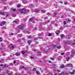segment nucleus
<instances>
[{"instance_id": "nucleus-1", "label": "nucleus", "mask_w": 75, "mask_h": 75, "mask_svg": "<svg viewBox=\"0 0 75 75\" xmlns=\"http://www.w3.org/2000/svg\"><path fill=\"white\" fill-rule=\"evenodd\" d=\"M18 11H20V13H28V12H27V10L25 8H23L22 9H17Z\"/></svg>"}, {"instance_id": "nucleus-2", "label": "nucleus", "mask_w": 75, "mask_h": 75, "mask_svg": "<svg viewBox=\"0 0 75 75\" xmlns=\"http://www.w3.org/2000/svg\"><path fill=\"white\" fill-rule=\"evenodd\" d=\"M72 41L71 40L69 41L67 40V44H69L70 43H72Z\"/></svg>"}, {"instance_id": "nucleus-3", "label": "nucleus", "mask_w": 75, "mask_h": 75, "mask_svg": "<svg viewBox=\"0 0 75 75\" xmlns=\"http://www.w3.org/2000/svg\"><path fill=\"white\" fill-rule=\"evenodd\" d=\"M75 70H73L72 72H70V74H72V75H74V73H75Z\"/></svg>"}, {"instance_id": "nucleus-4", "label": "nucleus", "mask_w": 75, "mask_h": 75, "mask_svg": "<svg viewBox=\"0 0 75 75\" xmlns=\"http://www.w3.org/2000/svg\"><path fill=\"white\" fill-rule=\"evenodd\" d=\"M28 52V51H24L23 50L22 51V53L23 55H24V53H27Z\"/></svg>"}, {"instance_id": "nucleus-5", "label": "nucleus", "mask_w": 75, "mask_h": 75, "mask_svg": "<svg viewBox=\"0 0 75 75\" xmlns=\"http://www.w3.org/2000/svg\"><path fill=\"white\" fill-rule=\"evenodd\" d=\"M15 55L16 56H18L20 55V54L19 53L17 52L16 53Z\"/></svg>"}, {"instance_id": "nucleus-6", "label": "nucleus", "mask_w": 75, "mask_h": 75, "mask_svg": "<svg viewBox=\"0 0 75 75\" xmlns=\"http://www.w3.org/2000/svg\"><path fill=\"white\" fill-rule=\"evenodd\" d=\"M28 43L29 45H30V43H31V40H28Z\"/></svg>"}, {"instance_id": "nucleus-7", "label": "nucleus", "mask_w": 75, "mask_h": 75, "mask_svg": "<svg viewBox=\"0 0 75 75\" xmlns=\"http://www.w3.org/2000/svg\"><path fill=\"white\" fill-rule=\"evenodd\" d=\"M24 27L23 26H22L19 29H20V30H23Z\"/></svg>"}, {"instance_id": "nucleus-8", "label": "nucleus", "mask_w": 75, "mask_h": 75, "mask_svg": "<svg viewBox=\"0 0 75 75\" xmlns=\"http://www.w3.org/2000/svg\"><path fill=\"white\" fill-rule=\"evenodd\" d=\"M39 11H40V10H39L36 9L35 10V13H38Z\"/></svg>"}, {"instance_id": "nucleus-9", "label": "nucleus", "mask_w": 75, "mask_h": 75, "mask_svg": "<svg viewBox=\"0 0 75 75\" xmlns=\"http://www.w3.org/2000/svg\"><path fill=\"white\" fill-rule=\"evenodd\" d=\"M65 66L63 64L61 65V66L60 67V68H64Z\"/></svg>"}, {"instance_id": "nucleus-10", "label": "nucleus", "mask_w": 75, "mask_h": 75, "mask_svg": "<svg viewBox=\"0 0 75 75\" xmlns=\"http://www.w3.org/2000/svg\"><path fill=\"white\" fill-rule=\"evenodd\" d=\"M58 32L59 33H60V31H59V30H58V31H57L56 32V33L57 35H58V34H59L58 33Z\"/></svg>"}, {"instance_id": "nucleus-11", "label": "nucleus", "mask_w": 75, "mask_h": 75, "mask_svg": "<svg viewBox=\"0 0 75 75\" xmlns=\"http://www.w3.org/2000/svg\"><path fill=\"white\" fill-rule=\"evenodd\" d=\"M4 12H1V15H3V16H4Z\"/></svg>"}, {"instance_id": "nucleus-12", "label": "nucleus", "mask_w": 75, "mask_h": 75, "mask_svg": "<svg viewBox=\"0 0 75 75\" xmlns=\"http://www.w3.org/2000/svg\"><path fill=\"white\" fill-rule=\"evenodd\" d=\"M36 74L37 75H39V74H40V72L38 71H37L36 72Z\"/></svg>"}, {"instance_id": "nucleus-13", "label": "nucleus", "mask_w": 75, "mask_h": 75, "mask_svg": "<svg viewBox=\"0 0 75 75\" xmlns=\"http://www.w3.org/2000/svg\"><path fill=\"white\" fill-rule=\"evenodd\" d=\"M23 68H24V66L20 67L19 68V69H23Z\"/></svg>"}, {"instance_id": "nucleus-14", "label": "nucleus", "mask_w": 75, "mask_h": 75, "mask_svg": "<svg viewBox=\"0 0 75 75\" xmlns=\"http://www.w3.org/2000/svg\"><path fill=\"white\" fill-rule=\"evenodd\" d=\"M11 9V10L12 11H16V9H13V8H12Z\"/></svg>"}, {"instance_id": "nucleus-15", "label": "nucleus", "mask_w": 75, "mask_h": 75, "mask_svg": "<svg viewBox=\"0 0 75 75\" xmlns=\"http://www.w3.org/2000/svg\"><path fill=\"white\" fill-rule=\"evenodd\" d=\"M64 75V73L63 72H62L60 74H59L58 75Z\"/></svg>"}, {"instance_id": "nucleus-16", "label": "nucleus", "mask_w": 75, "mask_h": 75, "mask_svg": "<svg viewBox=\"0 0 75 75\" xmlns=\"http://www.w3.org/2000/svg\"><path fill=\"white\" fill-rule=\"evenodd\" d=\"M71 65V67H73V66H72V64H68L67 65V66H69V65Z\"/></svg>"}, {"instance_id": "nucleus-17", "label": "nucleus", "mask_w": 75, "mask_h": 75, "mask_svg": "<svg viewBox=\"0 0 75 75\" xmlns=\"http://www.w3.org/2000/svg\"><path fill=\"white\" fill-rule=\"evenodd\" d=\"M40 38L39 37H38L37 38H35L34 39V40L35 41H36V40H38V38Z\"/></svg>"}, {"instance_id": "nucleus-18", "label": "nucleus", "mask_w": 75, "mask_h": 75, "mask_svg": "<svg viewBox=\"0 0 75 75\" xmlns=\"http://www.w3.org/2000/svg\"><path fill=\"white\" fill-rule=\"evenodd\" d=\"M17 7H20L21 5L20 4H18L17 6Z\"/></svg>"}, {"instance_id": "nucleus-19", "label": "nucleus", "mask_w": 75, "mask_h": 75, "mask_svg": "<svg viewBox=\"0 0 75 75\" xmlns=\"http://www.w3.org/2000/svg\"><path fill=\"white\" fill-rule=\"evenodd\" d=\"M1 23L3 24H6L5 21H2L1 22Z\"/></svg>"}, {"instance_id": "nucleus-20", "label": "nucleus", "mask_w": 75, "mask_h": 75, "mask_svg": "<svg viewBox=\"0 0 75 75\" xmlns=\"http://www.w3.org/2000/svg\"><path fill=\"white\" fill-rule=\"evenodd\" d=\"M33 18H30L29 19L30 21H33Z\"/></svg>"}, {"instance_id": "nucleus-21", "label": "nucleus", "mask_w": 75, "mask_h": 75, "mask_svg": "<svg viewBox=\"0 0 75 75\" xmlns=\"http://www.w3.org/2000/svg\"><path fill=\"white\" fill-rule=\"evenodd\" d=\"M49 22H50V20H49V21H46L45 22V24H47V23H49Z\"/></svg>"}, {"instance_id": "nucleus-22", "label": "nucleus", "mask_w": 75, "mask_h": 75, "mask_svg": "<svg viewBox=\"0 0 75 75\" xmlns=\"http://www.w3.org/2000/svg\"><path fill=\"white\" fill-rule=\"evenodd\" d=\"M64 34H62L61 35V38H63V37H64Z\"/></svg>"}, {"instance_id": "nucleus-23", "label": "nucleus", "mask_w": 75, "mask_h": 75, "mask_svg": "<svg viewBox=\"0 0 75 75\" xmlns=\"http://www.w3.org/2000/svg\"><path fill=\"white\" fill-rule=\"evenodd\" d=\"M29 38H33V37H31V36H30L28 37Z\"/></svg>"}, {"instance_id": "nucleus-24", "label": "nucleus", "mask_w": 75, "mask_h": 75, "mask_svg": "<svg viewBox=\"0 0 75 75\" xmlns=\"http://www.w3.org/2000/svg\"><path fill=\"white\" fill-rule=\"evenodd\" d=\"M58 13H54V16H56V15Z\"/></svg>"}, {"instance_id": "nucleus-25", "label": "nucleus", "mask_w": 75, "mask_h": 75, "mask_svg": "<svg viewBox=\"0 0 75 75\" xmlns=\"http://www.w3.org/2000/svg\"><path fill=\"white\" fill-rule=\"evenodd\" d=\"M66 59L67 61H69V59H70V58L69 57H68V58H66Z\"/></svg>"}, {"instance_id": "nucleus-26", "label": "nucleus", "mask_w": 75, "mask_h": 75, "mask_svg": "<svg viewBox=\"0 0 75 75\" xmlns=\"http://www.w3.org/2000/svg\"><path fill=\"white\" fill-rule=\"evenodd\" d=\"M57 48H58V49H60V48H61V46H58L57 47Z\"/></svg>"}, {"instance_id": "nucleus-27", "label": "nucleus", "mask_w": 75, "mask_h": 75, "mask_svg": "<svg viewBox=\"0 0 75 75\" xmlns=\"http://www.w3.org/2000/svg\"><path fill=\"white\" fill-rule=\"evenodd\" d=\"M15 47L14 46H12L11 47V48H12V49H11V50H13V48H15Z\"/></svg>"}, {"instance_id": "nucleus-28", "label": "nucleus", "mask_w": 75, "mask_h": 75, "mask_svg": "<svg viewBox=\"0 0 75 75\" xmlns=\"http://www.w3.org/2000/svg\"><path fill=\"white\" fill-rule=\"evenodd\" d=\"M36 68H34L33 69V71H36Z\"/></svg>"}, {"instance_id": "nucleus-29", "label": "nucleus", "mask_w": 75, "mask_h": 75, "mask_svg": "<svg viewBox=\"0 0 75 75\" xmlns=\"http://www.w3.org/2000/svg\"><path fill=\"white\" fill-rule=\"evenodd\" d=\"M56 46L55 45L53 46V48H55V47H56Z\"/></svg>"}, {"instance_id": "nucleus-30", "label": "nucleus", "mask_w": 75, "mask_h": 75, "mask_svg": "<svg viewBox=\"0 0 75 75\" xmlns=\"http://www.w3.org/2000/svg\"><path fill=\"white\" fill-rule=\"evenodd\" d=\"M14 35V34L12 33L10 34H9V35Z\"/></svg>"}, {"instance_id": "nucleus-31", "label": "nucleus", "mask_w": 75, "mask_h": 75, "mask_svg": "<svg viewBox=\"0 0 75 75\" xmlns=\"http://www.w3.org/2000/svg\"><path fill=\"white\" fill-rule=\"evenodd\" d=\"M6 65V64H5L4 67H8V65Z\"/></svg>"}, {"instance_id": "nucleus-32", "label": "nucleus", "mask_w": 75, "mask_h": 75, "mask_svg": "<svg viewBox=\"0 0 75 75\" xmlns=\"http://www.w3.org/2000/svg\"><path fill=\"white\" fill-rule=\"evenodd\" d=\"M51 35H51V34L49 33L48 35V36H51Z\"/></svg>"}, {"instance_id": "nucleus-33", "label": "nucleus", "mask_w": 75, "mask_h": 75, "mask_svg": "<svg viewBox=\"0 0 75 75\" xmlns=\"http://www.w3.org/2000/svg\"><path fill=\"white\" fill-rule=\"evenodd\" d=\"M64 25L66 24V21H64Z\"/></svg>"}, {"instance_id": "nucleus-34", "label": "nucleus", "mask_w": 75, "mask_h": 75, "mask_svg": "<svg viewBox=\"0 0 75 75\" xmlns=\"http://www.w3.org/2000/svg\"><path fill=\"white\" fill-rule=\"evenodd\" d=\"M9 15V14H8L6 15V17H7L8 16V15Z\"/></svg>"}, {"instance_id": "nucleus-35", "label": "nucleus", "mask_w": 75, "mask_h": 75, "mask_svg": "<svg viewBox=\"0 0 75 75\" xmlns=\"http://www.w3.org/2000/svg\"><path fill=\"white\" fill-rule=\"evenodd\" d=\"M65 53H62L61 54V55H64V54Z\"/></svg>"}, {"instance_id": "nucleus-36", "label": "nucleus", "mask_w": 75, "mask_h": 75, "mask_svg": "<svg viewBox=\"0 0 75 75\" xmlns=\"http://www.w3.org/2000/svg\"><path fill=\"white\" fill-rule=\"evenodd\" d=\"M71 54H75V52H72Z\"/></svg>"}, {"instance_id": "nucleus-37", "label": "nucleus", "mask_w": 75, "mask_h": 75, "mask_svg": "<svg viewBox=\"0 0 75 75\" xmlns=\"http://www.w3.org/2000/svg\"><path fill=\"white\" fill-rule=\"evenodd\" d=\"M50 59H52V60H54V59L53 58H50Z\"/></svg>"}, {"instance_id": "nucleus-38", "label": "nucleus", "mask_w": 75, "mask_h": 75, "mask_svg": "<svg viewBox=\"0 0 75 75\" xmlns=\"http://www.w3.org/2000/svg\"><path fill=\"white\" fill-rule=\"evenodd\" d=\"M34 30H37V28H34Z\"/></svg>"}, {"instance_id": "nucleus-39", "label": "nucleus", "mask_w": 75, "mask_h": 75, "mask_svg": "<svg viewBox=\"0 0 75 75\" xmlns=\"http://www.w3.org/2000/svg\"><path fill=\"white\" fill-rule=\"evenodd\" d=\"M13 23H17V22H16V21H13Z\"/></svg>"}, {"instance_id": "nucleus-40", "label": "nucleus", "mask_w": 75, "mask_h": 75, "mask_svg": "<svg viewBox=\"0 0 75 75\" xmlns=\"http://www.w3.org/2000/svg\"><path fill=\"white\" fill-rule=\"evenodd\" d=\"M47 17H45V20H46V19H47Z\"/></svg>"}, {"instance_id": "nucleus-41", "label": "nucleus", "mask_w": 75, "mask_h": 75, "mask_svg": "<svg viewBox=\"0 0 75 75\" xmlns=\"http://www.w3.org/2000/svg\"><path fill=\"white\" fill-rule=\"evenodd\" d=\"M47 15H50V13H47Z\"/></svg>"}, {"instance_id": "nucleus-42", "label": "nucleus", "mask_w": 75, "mask_h": 75, "mask_svg": "<svg viewBox=\"0 0 75 75\" xmlns=\"http://www.w3.org/2000/svg\"><path fill=\"white\" fill-rule=\"evenodd\" d=\"M38 52V53H39V54H41V52L40 51H39Z\"/></svg>"}, {"instance_id": "nucleus-43", "label": "nucleus", "mask_w": 75, "mask_h": 75, "mask_svg": "<svg viewBox=\"0 0 75 75\" xmlns=\"http://www.w3.org/2000/svg\"><path fill=\"white\" fill-rule=\"evenodd\" d=\"M48 62H49V63H51V61H48Z\"/></svg>"}, {"instance_id": "nucleus-44", "label": "nucleus", "mask_w": 75, "mask_h": 75, "mask_svg": "<svg viewBox=\"0 0 75 75\" xmlns=\"http://www.w3.org/2000/svg\"><path fill=\"white\" fill-rule=\"evenodd\" d=\"M13 63L14 64H15V63H16V62L14 61V62H13Z\"/></svg>"}, {"instance_id": "nucleus-45", "label": "nucleus", "mask_w": 75, "mask_h": 75, "mask_svg": "<svg viewBox=\"0 0 75 75\" xmlns=\"http://www.w3.org/2000/svg\"><path fill=\"white\" fill-rule=\"evenodd\" d=\"M75 43H72V45H75Z\"/></svg>"}, {"instance_id": "nucleus-46", "label": "nucleus", "mask_w": 75, "mask_h": 75, "mask_svg": "<svg viewBox=\"0 0 75 75\" xmlns=\"http://www.w3.org/2000/svg\"><path fill=\"white\" fill-rule=\"evenodd\" d=\"M0 66H3V64H1L0 65Z\"/></svg>"}, {"instance_id": "nucleus-47", "label": "nucleus", "mask_w": 75, "mask_h": 75, "mask_svg": "<svg viewBox=\"0 0 75 75\" xmlns=\"http://www.w3.org/2000/svg\"><path fill=\"white\" fill-rule=\"evenodd\" d=\"M16 75H20V74H16Z\"/></svg>"}, {"instance_id": "nucleus-48", "label": "nucleus", "mask_w": 75, "mask_h": 75, "mask_svg": "<svg viewBox=\"0 0 75 75\" xmlns=\"http://www.w3.org/2000/svg\"><path fill=\"white\" fill-rule=\"evenodd\" d=\"M42 12V13H44V12H45V11H42V10L41 11Z\"/></svg>"}, {"instance_id": "nucleus-49", "label": "nucleus", "mask_w": 75, "mask_h": 75, "mask_svg": "<svg viewBox=\"0 0 75 75\" xmlns=\"http://www.w3.org/2000/svg\"><path fill=\"white\" fill-rule=\"evenodd\" d=\"M28 11L29 12V10H26V12H28Z\"/></svg>"}, {"instance_id": "nucleus-50", "label": "nucleus", "mask_w": 75, "mask_h": 75, "mask_svg": "<svg viewBox=\"0 0 75 75\" xmlns=\"http://www.w3.org/2000/svg\"><path fill=\"white\" fill-rule=\"evenodd\" d=\"M27 33H28V34H30V32H28Z\"/></svg>"}, {"instance_id": "nucleus-51", "label": "nucleus", "mask_w": 75, "mask_h": 75, "mask_svg": "<svg viewBox=\"0 0 75 75\" xmlns=\"http://www.w3.org/2000/svg\"><path fill=\"white\" fill-rule=\"evenodd\" d=\"M6 7H4V9H5V10H6Z\"/></svg>"}, {"instance_id": "nucleus-52", "label": "nucleus", "mask_w": 75, "mask_h": 75, "mask_svg": "<svg viewBox=\"0 0 75 75\" xmlns=\"http://www.w3.org/2000/svg\"><path fill=\"white\" fill-rule=\"evenodd\" d=\"M20 40H18V42H20Z\"/></svg>"}, {"instance_id": "nucleus-53", "label": "nucleus", "mask_w": 75, "mask_h": 75, "mask_svg": "<svg viewBox=\"0 0 75 75\" xmlns=\"http://www.w3.org/2000/svg\"><path fill=\"white\" fill-rule=\"evenodd\" d=\"M30 58H31V59H32V58H34L33 57H30Z\"/></svg>"}, {"instance_id": "nucleus-54", "label": "nucleus", "mask_w": 75, "mask_h": 75, "mask_svg": "<svg viewBox=\"0 0 75 75\" xmlns=\"http://www.w3.org/2000/svg\"><path fill=\"white\" fill-rule=\"evenodd\" d=\"M23 40H25V39L24 38H23Z\"/></svg>"}, {"instance_id": "nucleus-55", "label": "nucleus", "mask_w": 75, "mask_h": 75, "mask_svg": "<svg viewBox=\"0 0 75 75\" xmlns=\"http://www.w3.org/2000/svg\"><path fill=\"white\" fill-rule=\"evenodd\" d=\"M60 3H61L62 4V2H60Z\"/></svg>"}, {"instance_id": "nucleus-56", "label": "nucleus", "mask_w": 75, "mask_h": 75, "mask_svg": "<svg viewBox=\"0 0 75 75\" xmlns=\"http://www.w3.org/2000/svg\"><path fill=\"white\" fill-rule=\"evenodd\" d=\"M57 71L58 72H60V71H59V70H57Z\"/></svg>"}, {"instance_id": "nucleus-57", "label": "nucleus", "mask_w": 75, "mask_h": 75, "mask_svg": "<svg viewBox=\"0 0 75 75\" xmlns=\"http://www.w3.org/2000/svg\"><path fill=\"white\" fill-rule=\"evenodd\" d=\"M2 39L1 38H0V40H1Z\"/></svg>"}, {"instance_id": "nucleus-58", "label": "nucleus", "mask_w": 75, "mask_h": 75, "mask_svg": "<svg viewBox=\"0 0 75 75\" xmlns=\"http://www.w3.org/2000/svg\"><path fill=\"white\" fill-rule=\"evenodd\" d=\"M57 75V74H54V75Z\"/></svg>"}, {"instance_id": "nucleus-59", "label": "nucleus", "mask_w": 75, "mask_h": 75, "mask_svg": "<svg viewBox=\"0 0 75 75\" xmlns=\"http://www.w3.org/2000/svg\"><path fill=\"white\" fill-rule=\"evenodd\" d=\"M67 4V3H64V4Z\"/></svg>"}, {"instance_id": "nucleus-60", "label": "nucleus", "mask_w": 75, "mask_h": 75, "mask_svg": "<svg viewBox=\"0 0 75 75\" xmlns=\"http://www.w3.org/2000/svg\"><path fill=\"white\" fill-rule=\"evenodd\" d=\"M66 74H68L67 73H66L65 74V75H66Z\"/></svg>"}, {"instance_id": "nucleus-61", "label": "nucleus", "mask_w": 75, "mask_h": 75, "mask_svg": "<svg viewBox=\"0 0 75 75\" xmlns=\"http://www.w3.org/2000/svg\"><path fill=\"white\" fill-rule=\"evenodd\" d=\"M0 41H2V40H0Z\"/></svg>"}, {"instance_id": "nucleus-62", "label": "nucleus", "mask_w": 75, "mask_h": 75, "mask_svg": "<svg viewBox=\"0 0 75 75\" xmlns=\"http://www.w3.org/2000/svg\"><path fill=\"white\" fill-rule=\"evenodd\" d=\"M68 21H69V19Z\"/></svg>"}, {"instance_id": "nucleus-63", "label": "nucleus", "mask_w": 75, "mask_h": 75, "mask_svg": "<svg viewBox=\"0 0 75 75\" xmlns=\"http://www.w3.org/2000/svg\"><path fill=\"white\" fill-rule=\"evenodd\" d=\"M8 75H11V74H9Z\"/></svg>"}, {"instance_id": "nucleus-64", "label": "nucleus", "mask_w": 75, "mask_h": 75, "mask_svg": "<svg viewBox=\"0 0 75 75\" xmlns=\"http://www.w3.org/2000/svg\"><path fill=\"white\" fill-rule=\"evenodd\" d=\"M73 20L75 21V19H73Z\"/></svg>"}]
</instances>
